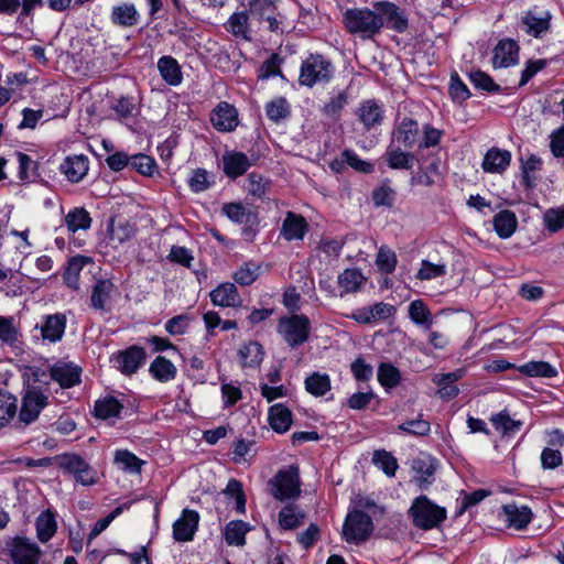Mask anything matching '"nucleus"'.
I'll return each mask as SVG.
<instances>
[{
	"label": "nucleus",
	"instance_id": "nucleus-1",
	"mask_svg": "<svg viewBox=\"0 0 564 564\" xmlns=\"http://www.w3.org/2000/svg\"><path fill=\"white\" fill-rule=\"evenodd\" d=\"M343 23L350 34H359L362 39H372L383 26V18L369 8L347 9L343 14Z\"/></svg>",
	"mask_w": 564,
	"mask_h": 564
},
{
	"label": "nucleus",
	"instance_id": "nucleus-2",
	"mask_svg": "<svg viewBox=\"0 0 564 564\" xmlns=\"http://www.w3.org/2000/svg\"><path fill=\"white\" fill-rule=\"evenodd\" d=\"M334 70L332 62L324 55L310 54L302 62L299 84L306 87L327 84L333 78Z\"/></svg>",
	"mask_w": 564,
	"mask_h": 564
},
{
	"label": "nucleus",
	"instance_id": "nucleus-3",
	"mask_svg": "<svg viewBox=\"0 0 564 564\" xmlns=\"http://www.w3.org/2000/svg\"><path fill=\"white\" fill-rule=\"evenodd\" d=\"M446 514L445 508L435 505L426 496L415 498L409 509L414 527L425 531L437 528Z\"/></svg>",
	"mask_w": 564,
	"mask_h": 564
},
{
	"label": "nucleus",
	"instance_id": "nucleus-4",
	"mask_svg": "<svg viewBox=\"0 0 564 564\" xmlns=\"http://www.w3.org/2000/svg\"><path fill=\"white\" fill-rule=\"evenodd\" d=\"M270 492L280 501L294 500L301 495V479L297 466L280 469L270 480Z\"/></svg>",
	"mask_w": 564,
	"mask_h": 564
},
{
	"label": "nucleus",
	"instance_id": "nucleus-5",
	"mask_svg": "<svg viewBox=\"0 0 564 564\" xmlns=\"http://www.w3.org/2000/svg\"><path fill=\"white\" fill-rule=\"evenodd\" d=\"M276 330L289 346L297 347L307 341L311 333V322L306 315L293 314L281 317Z\"/></svg>",
	"mask_w": 564,
	"mask_h": 564
},
{
	"label": "nucleus",
	"instance_id": "nucleus-6",
	"mask_svg": "<svg viewBox=\"0 0 564 564\" xmlns=\"http://www.w3.org/2000/svg\"><path fill=\"white\" fill-rule=\"evenodd\" d=\"M59 467L70 474L83 486H93L98 480V473L80 455L66 453L59 457Z\"/></svg>",
	"mask_w": 564,
	"mask_h": 564
},
{
	"label": "nucleus",
	"instance_id": "nucleus-7",
	"mask_svg": "<svg viewBox=\"0 0 564 564\" xmlns=\"http://www.w3.org/2000/svg\"><path fill=\"white\" fill-rule=\"evenodd\" d=\"M373 523L369 514L360 510H354L346 517L343 534L348 543H362L371 535Z\"/></svg>",
	"mask_w": 564,
	"mask_h": 564
},
{
	"label": "nucleus",
	"instance_id": "nucleus-8",
	"mask_svg": "<svg viewBox=\"0 0 564 564\" xmlns=\"http://www.w3.org/2000/svg\"><path fill=\"white\" fill-rule=\"evenodd\" d=\"M6 550L13 564H39L40 546L24 536H14L6 542Z\"/></svg>",
	"mask_w": 564,
	"mask_h": 564
},
{
	"label": "nucleus",
	"instance_id": "nucleus-9",
	"mask_svg": "<svg viewBox=\"0 0 564 564\" xmlns=\"http://www.w3.org/2000/svg\"><path fill=\"white\" fill-rule=\"evenodd\" d=\"M46 405L47 395L35 388L28 389L22 399L19 421L24 425L33 423Z\"/></svg>",
	"mask_w": 564,
	"mask_h": 564
},
{
	"label": "nucleus",
	"instance_id": "nucleus-10",
	"mask_svg": "<svg viewBox=\"0 0 564 564\" xmlns=\"http://www.w3.org/2000/svg\"><path fill=\"white\" fill-rule=\"evenodd\" d=\"M111 361L123 375L131 376L143 366L145 361V350L140 346H130L115 354Z\"/></svg>",
	"mask_w": 564,
	"mask_h": 564
},
{
	"label": "nucleus",
	"instance_id": "nucleus-11",
	"mask_svg": "<svg viewBox=\"0 0 564 564\" xmlns=\"http://www.w3.org/2000/svg\"><path fill=\"white\" fill-rule=\"evenodd\" d=\"M249 7L253 15L268 22L271 32H283L282 24L285 18L276 12L274 0H250Z\"/></svg>",
	"mask_w": 564,
	"mask_h": 564
},
{
	"label": "nucleus",
	"instance_id": "nucleus-12",
	"mask_svg": "<svg viewBox=\"0 0 564 564\" xmlns=\"http://www.w3.org/2000/svg\"><path fill=\"white\" fill-rule=\"evenodd\" d=\"M373 8L378 11V14L383 18V25L386 24L389 29L398 33H404L408 30V17L395 3L380 1L376 2Z\"/></svg>",
	"mask_w": 564,
	"mask_h": 564
},
{
	"label": "nucleus",
	"instance_id": "nucleus-13",
	"mask_svg": "<svg viewBox=\"0 0 564 564\" xmlns=\"http://www.w3.org/2000/svg\"><path fill=\"white\" fill-rule=\"evenodd\" d=\"M420 129L416 120L404 117L392 131V143L404 149H412L419 145Z\"/></svg>",
	"mask_w": 564,
	"mask_h": 564
},
{
	"label": "nucleus",
	"instance_id": "nucleus-14",
	"mask_svg": "<svg viewBox=\"0 0 564 564\" xmlns=\"http://www.w3.org/2000/svg\"><path fill=\"white\" fill-rule=\"evenodd\" d=\"M80 376L82 368L73 362L57 361L50 368V378L63 389L79 384Z\"/></svg>",
	"mask_w": 564,
	"mask_h": 564
},
{
	"label": "nucleus",
	"instance_id": "nucleus-15",
	"mask_svg": "<svg viewBox=\"0 0 564 564\" xmlns=\"http://www.w3.org/2000/svg\"><path fill=\"white\" fill-rule=\"evenodd\" d=\"M532 511L527 506H518L516 503H508L501 507L499 517L507 524L508 528L516 530H523L532 520Z\"/></svg>",
	"mask_w": 564,
	"mask_h": 564
},
{
	"label": "nucleus",
	"instance_id": "nucleus-16",
	"mask_svg": "<svg viewBox=\"0 0 564 564\" xmlns=\"http://www.w3.org/2000/svg\"><path fill=\"white\" fill-rule=\"evenodd\" d=\"M395 307L391 304L379 302L371 306L356 310L351 318L360 324H372L378 321H384L395 314Z\"/></svg>",
	"mask_w": 564,
	"mask_h": 564
},
{
	"label": "nucleus",
	"instance_id": "nucleus-17",
	"mask_svg": "<svg viewBox=\"0 0 564 564\" xmlns=\"http://www.w3.org/2000/svg\"><path fill=\"white\" fill-rule=\"evenodd\" d=\"M210 121L220 132L234 131L239 123L237 109L228 102H220L212 111Z\"/></svg>",
	"mask_w": 564,
	"mask_h": 564
},
{
	"label": "nucleus",
	"instance_id": "nucleus-18",
	"mask_svg": "<svg viewBox=\"0 0 564 564\" xmlns=\"http://www.w3.org/2000/svg\"><path fill=\"white\" fill-rule=\"evenodd\" d=\"M199 514L195 510L184 509L173 524V538L178 542L192 541L197 530Z\"/></svg>",
	"mask_w": 564,
	"mask_h": 564
},
{
	"label": "nucleus",
	"instance_id": "nucleus-19",
	"mask_svg": "<svg viewBox=\"0 0 564 564\" xmlns=\"http://www.w3.org/2000/svg\"><path fill=\"white\" fill-rule=\"evenodd\" d=\"M308 231V223L300 214L288 212L282 221L280 236L286 241L302 240Z\"/></svg>",
	"mask_w": 564,
	"mask_h": 564
},
{
	"label": "nucleus",
	"instance_id": "nucleus-20",
	"mask_svg": "<svg viewBox=\"0 0 564 564\" xmlns=\"http://www.w3.org/2000/svg\"><path fill=\"white\" fill-rule=\"evenodd\" d=\"M110 22L119 28H133L140 23L141 14L133 3L121 2L112 7Z\"/></svg>",
	"mask_w": 564,
	"mask_h": 564
},
{
	"label": "nucleus",
	"instance_id": "nucleus-21",
	"mask_svg": "<svg viewBox=\"0 0 564 564\" xmlns=\"http://www.w3.org/2000/svg\"><path fill=\"white\" fill-rule=\"evenodd\" d=\"M519 46L510 39L501 40L494 48L492 65L495 68L509 67L518 64Z\"/></svg>",
	"mask_w": 564,
	"mask_h": 564
},
{
	"label": "nucleus",
	"instance_id": "nucleus-22",
	"mask_svg": "<svg viewBox=\"0 0 564 564\" xmlns=\"http://www.w3.org/2000/svg\"><path fill=\"white\" fill-rule=\"evenodd\" d=\"M224 173L236 180L243 175L251 166V161L243 152L226 151L223 155Z\"/></svg>",
	"mask_w": 564,
	"mask_h": 564
},
{
	"label": "nucleus",
	"instance_id": "nucleus-23",
	"mask_svg": "<svg viewBox=\"0 0 564 564\" xmlns=\"http://www.w3.org/2000/svg\"><path fill=\"white\" fill-rule=\"evenodd\" d=\"M117 295L115 284H95L90 295V306L102 313L109 312Z\"/></svg>",
	"mask_w": 564,
	"mask_h": 564
},
{
	"label": "nucleus",
	"instance_id": "nucleus-24",
	"mask_svg": "<svg viewBox=\"0 0 564 564\" xmlns=\"http://www.w3.org/2000/svg\"><path fill=\"white\" fill-rule=\"evenodd\" d=\"M511 162V153L508 150L491 148L484 156L481 167L487 173H503Z\"/></svg>",
	"mask_w": 564,
	"mask_h": 564
},
{
	"label": "nucleus",
	"instance_id": "nucleus-25",
	"mask_svg": "<svg viewBox=\"0 0 564 564\" xmlns=\"http://www.w3.org/2000/svg\"><path fill=\"white\" fill-rule=\"evenodd\" d=\"M88 159L85 155L67 156L59 165V171L72 183L80 182L88 172Z\"/></svg>",
	"mask_w": 564,
	"mask_h": 564
},
{
	"label": "nucleus",
	"instance_id": "nucleus-26",
	"mask_svg": "<svg viewBox=\"0 0 564 564\" xmlns=\"http://www.w3.org/2000/svg\"><path fill=\"white\" fill-rule=\"evenodd\" d=\"M214 305L223 307H235L241 304V297L238 293L236 284H218V286L209 293Z\"/></svg>",
	"mask_w": 564,
	"mask_h": 564
},
{
	"label": "nucleus",
	"instance_id": "nucleus-27",
	"mask_svg": "<svg viewBox=\"0 0 564 564\" xmlns=\"http://www.w3.org/2000/svg\"><path fill=\"white\" fill-rule=\"evenodd\" d=\"M97 267L93 262V260L88 257L76 256L73 257L68 262L65 269L64 279L66 282H74L80 279H85L84 274L93 273L94 269Z\"/></svg>",
	"mask_w": 564,
	"mask_h": 564
},
{
	"label": "nucleus",
	"instance_id": "nucleus-28",
	"mask_svg": "<svg viewBox=\"0 0 564 564\" xmlns=\"http://www.w3.org/2000/svg\"><path fill=\"white\" fill-rule=\"evenodd\" d=\"M464 375V371L458 369L453 372L436 375L433 379V382L438 386V395L444 400H452L458 393L459 389L455 384Z\"/></svg>",
	"mask_w": 564,
	"mask_h": 564
},
{
	"label": "nucleus",
	"instance_id": "nucleus-29",
	"mask_svg": "<svg viewBox=\"0 0 564 564\" xmlns=\"http://www.w3.org/2000/svg\"><path fill=\"white\" fill-rule=\"evenodd\" d=\"M66 327V317L64 314L47 315L41 326L43 339L56 343L62 339Z\"/></svg>",
	"mask_w": 564,
	"mask_h": 564
},
{
	"label": "nucleus",
	"instance_id": "nucleus-30",
	"mask_svg": "<svg viewBox=\"0 0 564 564\" xmlns=\"http://www.w3.org/2000/svg\"><path fill=\"white\" fill-rule=\"evenodd\" d=\"M358 118L367 130L381 124L383 120V110L381 106L372 99L364 101L358 109Z\"/></svg>",
	"mask_w": 564,
	"mask_h": 564
},
{
	"label": "nucleus",
	"instance_id": "nucleus-31",
	"mask_svg": "<svg viewBox=\"0 0 564 564\" xmlns=\"http://www.w3.org/2000/svg\"><path fill=\"white\" fill-rule=\"evenodd\" d=\"M306 513L299 506L290 503L279 512V523L283 530H295L301 527Z\"/></svg>",
	"mask_w": 564,
	"mask_h": 564
},
{
	"label": "nucleus",
	"instance_id": "nucleus-32",
	"mask_svg": "<svg viewBox=\"0 0 564 564\" xmlns=\"http://www.w3.org/2000/svg\"><path fill=\"white\" fill-rule=\"evenodd\" d=\"M269 422L276 433H285L292 424V412L283 404L278 403L269 409Z\"/></svg>",
	"mask_w": 564,
	"mask_h": 564
},
{
	"label": "nucleus",
	"instance_id": "nucleus-33",
	"mask_svg": "<svg viewBox=\"0 0 564 564\" xmlns=\"http://www.w3.org/2000/svg\"><path fill=\"white\" fill-rule=\"evenodd\" d=\"M36 536L37 539L46 543L50 541L57 530V523L55 514L50 510L43 511L35 521Z\"/></svg>",
	"mask_w": 564,
	"mask_h": 564
},
{
	"label": "nucleus",
	"instance_id": "nucleus-34",
	"mask_svg": "<svg viewBox=\"0 0 564 564\" xmlns=\"http://www.w3.org/2000/svg\"><path fill=\"white\" fill-rule=\"evenodd\" d=\"M158 68L162 78L171 86H177L182 83L181 67L172 56H162L158 61Z\"/></svg>",
	"mask_w": 564,
	"mask_h": 564
},
{
	"label": "nucleus",
	"instance_id": "nucleus-35",
	"mask_svg": "<svg viewBox=\"0 0 564 564\" xmlns=\"http://www.w3.org/2000/svg\"><path fill=\"white\" fill-rule=\"evenodd\" d=\"M386 161L390 169L410 170L413 166L414 154L404 152L401 147H393L391 143L386 152Z\"/></svg>",
	"mask_w": 564,
	"mask_h": 564
},
{
	"label": "nucleus",
	"instance_id": "nucleus-36",
	"mask_svg": "<svg viewBox=\"0 0 564 564\" xmlns=\"http://www.w3.org/2000/svg\"><path fill=\"white\" fill-rule=\"evenodd\" d=\"M517 226V217L511 210H501L494 217V228L497 235L502 239L511 237Z\"/></svg>",
	"mask_w": 564,
	"mask_h": 564
},
{
	"label": "nucleus",
	"instance_id": "nucleus-37",
	"mask_svg": "<svg viewBox=\"0 0 564 564\" xmlns=\"http://www.w3.org/2000/svg\"><path fill=\"white\" fill-rule=\"evenodd\" d=\"M250 525L242 520H232L225 528V541L228 545L242 546L246 543V534Z\"/></svg>",
	"mask_w": 564,
	"mask_h": 564
},
{
	"label": "nucleus",
	"instance_id": "nucleus-38",
	"mask_svg": "<svg viewBox=\"0 0 564 564\" xmlns=\"http://www.w3.org/2000/svg\"><path fill=\"white\" fill-rule=\"evenodd\" d=\"M135 234V228L129 221H119L115 224L112 220L108 227V239L113 247H118L130 240Z\"/></svg>",
	"mask_w": 564,
	"mask_h": 564
},
{
	"label": "nucleus",
	"instance_id": "nucleus-39",
	"mask_svg": "<svg viewBox=\"0 0 564 564\" xmlns=\"http://www.w3.org/2000/svg\"><path fill=\"white\" fill-rule=\"evenodd\" d=\"M349 100V95L346 90L334 91L329 96L328 100L324 102L322 112L327 118L338 119L340 112L346 107Z\"/></svg>",
	"mask_w": 564,
	"mask_h": 564
},
{
	"label": "nucleus",
	"instance_id": "nucleus-40",
	"mask_svg": "<svg viewBox=\"0 0 564 564\" xmlns=\"http://www.w3.org/2000/svg\"><path fill=\"white\" fill-rule=\"evenodd\" d=\"M225 29L236 37L250 40L248 13L246 11L232 13L225 24Z\"/></svg>",
	"mask_w": 564,
	"mask_h": 564
},
{
	"label": "nucleus",
	"instance_id": "nucleus-41",
	"mask_svg": "<svg viewBox=\"0 0 564 564\" xmlns=\"http://www.w3.org/2000/svg\"><path fill=\"white\" fill-rule=\"evenodd\" d=\"M65 224L69 231L87 230L91 226V217L84 207H75L65 217Z\"/></svg>",
	"mask_w": 564,
	"mask_h": 564
},
{
	"label": "nucleus",
	"instance_id": "nucleus-42",
	"mask_svg": "<svg viewBox=\"0 0 564 564\" xmlns=\"http://www.w3.org/2000/svg\"><path fill=\"white\" fill-rule=\"evenodd\" d=\"M149 371L153 378L161 382L173 380L176 376L175 366L169 359L162 356H158L152 361Z\"/></svg>",
	"mask_w": 564,
	"mask_h": 564
},
{
	"label": "nucleus",
	"instance_id": "nucleus-43",
	"mask_svg": "<svg viewBox=\"0 0 564 564\" xmlns=\"http://www.w3.org/2000/svg\"><path fill=\"white\" fill-rule=\"evenodd\" d=\"M263 355L262 346L257 341H249L238 350L242 367L259 366L263 359Z\"/></svg>",
	"mask_w": 564,
	"mask_h": 564
},
{
	"label": "nucleus",
	"instance_id": "nucleus-44",
	"mask_svg": "<svg viewBox=\"0 0 564 564\" xmlns=\"http://www.w3.org/2000/svg\"><path fill=\"white\" fill-rule=\"evenodd\" d=\"M490 421L503 436H513L522 426V422L511 419L506 410L492 415Z\"/></svg>",
	"mask_w": 564,
	"mask_h": 564
},
{
	"label": "nucleus",
	"instance_id": "nucleus-45",
	"mask_svg": "<svg viewBox=\"0 0 564 564\" xmlns=\"http://www.w3.org/2000/svg\"><path fill=\"white\" fill-rule=\"evenodd\" d=\"M122 408L123 405L115 397H106L96 401L94 413L96 417L107 420L117 417Z\"/></svg>",
	"mask_w": 564,
	"mask_h": 564
},
{
	"label": "nucleus",
	"instance_id": "nucleus-46",
	"mask_svg": "<svg viewBox=\"0 0 564 564\" xmlns=\"http://www.w3.org/2000/svg\"><path fill=\"white\" fill-rule=\"evenodd\" d=\"M330 388V378L327 373L313 372L305 379V389L314 397L325 395Z\"/></svg>",
	"mask_w": 564,
	"mask_h": 564
},
{
	"label": "nucleus",
	"instance_id": "nucleus-47",
	"mask_svg": "<svg viewBox=\"0 0 564 564\" xmlns=\"http://www.w3.org/2000/svg\"><path fill=\"white\" fill-rule=\"evenodd\" d=\"M519 371L529 377L553 378L556 369L546 361H529L519 367Z\"/></svg>",
	"mask_w": 564,
	"mask_h": 564
},
{
	"label": "nucleus",
	"instance_id": "nucleus-48",
	"mask_svg": "<svg viewBox=\"0 0 564 564\" xmlns=\"http://www.w3.org/2000/svg\"><path fill=\"white\" fill-rule=\"evenodd\" d=\"M17 398L0 390V429L6 426L17 414Z\"/></svg>",
	"mask_w": 564,
	"mask_h": 564
},
{
	"label": "nucleus",
	"instance_id": "nucleus-49",
	"mask_svg": "<svg viewBox=\"0 0 564 564\" xmlns=\"http://www.w3.org/2000/svg\"><path fill=\"white\" fill-rule=\"evenodd\" d=\"M378 381L386 389L397 387L401 381V373L397 367L390 362H383L378 368Z\"/></svg>",
	"mask_w": 564,
	"mask_h": 564
},
{
	"label": "nucleus",
	"instance_id": "nucleus-50",
	"mask_svg": "<svg viewBox=\"0 0 564 564\" xmlns=\"http://www.w3.org/2000/svg\"><path fill=\"white\" fill-rule=\"evenodd\" d=\"M263 272V268L253 262H243L237 271L234 272L232 278L235 282H254Z\"/></svg>",
	"mask_w": 564,
	"mask_h": 564
},
{
	"label": "nucleus",
	"instance_id": "nucleus-51",
	"mask_svg": "<svg viewBox=\"0 0 564 564\" xmlns=\"http://www.w3.org/2000/svg\"><path fill=\"white\" fill-rule=\"evenodd\" d=\"M265 113L270 120L280 122L290 116V104L284 97L275 98L267 104Z\"/></svg>",
	"mask_w": 564,
	"mask_h": 564
},
{
	"label": "nucleus",
	"instance_id": "nucleus-52",
	"mask_svg": "<svg viewBox=\"0 0 564 564\" xmlns=\"http://www.w3.org/2000/svg\"><path fill=\"white\" fill-rule=\"evenodd\" d=\"M398 431L413 436H426L431 432V424L419 415L417 419L398 425Z\"/></svg>",
	"mask_w": 564,
	"mask_h": 564
},
{
	"label": "nucleus",
	"instance_id": "nucleus-53",
	"mask_svg": "<svg viewBox=\"0 0 564 564\" xmlns=\"http://www.w3.org/2000/svg\"><path fill=\"white\" fill-rule=\"evenodd\" d=\"M372 463L380 468L387 476L395 475L398 463L394 456L387 451H376L373 453Z\"/></svg>",
	"mask_w": 564,
	"mask_h": 564
},
{
	"label": "nucleus",
	"instance_id": "nucleus-54",
	"mask_svg": "<svg viewBox=\"0 0 564 564\" xmlns=\"http://www.w3.org/2000/svg\"><path fill=\"white\" fill-rule=\"evenodd\" d=\"M397 254L387 246H381L376 257V265L383 273H391L397 267Z\"/></svg>",
	"mask_w": 564,
	"mask_h": 564
},
{
	"label": "nucleus",
	"instance_id": "nucleus-55",
	"mask_svg": "<svg viewBox=\"0 0 564 564\" xmlns=\"http://www.w3.org/2000/svg\"><path fill=\"white\" fill-rule=\"evenodd\" d=\"M115 463L122 466V469L129 473L138 474L141 471L142 462L133 453L122 449L117 451Z\"/></svg>",
	"mask_w": 564,
	"mask_h": 564
},
{
	"label": "nucleus",
	"instance_id": "nucleus-56",
	"mask_svg": "<svg viewBox=\"0 0 564 564\" xmlns=\"http://www.w3.org/2000/svg\"><path fill=\"white\" fill-rule=\"evenodd\" d=\"M446 265L444 263H433L429 260H423L415 278L419 280H433L445 275Z\"/></svg>",
	"mask_w": 564,
	"mask_h": 564
},
{
	"label": "nucleus",
	"instance_id": "nucleus-57",
	"mask_svg": "<svg viewBox=\"0 0 564 564\" xmlns=\"http://www.w3.org/2000/svg\"><path fill=\"white\" fill-rule=\"evenodd\" d=\"M544 227L551 232L564 228V207L549 208L543 215Z\"/></svg>",
	"mask_w": 564,
	"mask_h": 564
},
{
	"label": "nucleus",
	"instance_id": "nucleus-58",
	"mask_svg": "<svg viewBox=\"0 0 564 564\" xmlns=\"http://www.w3.org/2000/svg\"><path fill=\"white\" fill-rule=\"evenodd\" d=\"M409 315L414 323L425 325L426 328H430L432 323L430 318L431 313L422 301L415 300L410 303Z\"/></svg>",
	"mask_w": 564,
	"mask_h": 564
},
{
	"label": "nucleus",
	"instance_id": "nucleus-59",
	"mask_svg": "<svg viewBox=\"0 0 564 564\" xmlns=\"http://www.w3.org/2000/svg\"><path fill=\"white\" fill-rule=\"evenodd\" d=\"M221 213L236 224H245L249 220V212L241 203L224 204Z\"/></svg>",
	"mask_w": 564,
	"mask_h": 564
},
{
	"label": "nucleus",
	"instance_id": "nucleus-60",
	"mask_svg": "<svg viewBox=\"0 0 564 564\" xmlns=\"http://www.w3.org/2000/svg\"><path fill=\"white\" fill-rule=\"evenodd\" d=\"M130 165L142 175H152L156 169L154 159L151 156L138 153L130 158Z\"/></svg>",
	"mask_w": 564,
	"mask_h": 564
},
{
	"label": "nucleus",
	"instance_id": "nucleus-61",
	"mask_svg": "<svg viewBox=\"0 0 564 564\" xmlns=\"http://www.w3.org/2000/svg\"><path fill=\"white\" fill-rule=\"evenodd\" d=\"M523 24L527 26V32L534 37H539L550 28L549 18H538L532 13L523 18Z\"/></svg>",
	"mask_w": 564,
	"mask_h": 564
},
{
	"label": "nucleus",
	"instance_id": "nucleus-62",
	"mask_svg": "<svg viewBox=\"0 0 564 564\" xmlns=\"http://www.w3.org/2000/svg\"><path fill=\"white\" fill-rule=\"evenodd\" d=\"M372 200L376 206L391 207L395 200V192L388 183H383L372 192Z\"/></svg>",
	"mask_w": 564,
	"mask_h": 564
},
{
	"label": "nucleus",
	"instance_id": "nucleus-63",
	"mask_svg": "<svg viewBox=\"0 0 564 564\" xmlns=\"http://www.w3.org/2000/svg\"><path fill=\"white\" fill-rule=\"evenodd\" d=\"M469 79L476 88L492 93L498 91L499 86L484 72L475 70L469 74Z\"/></svg>",
	"mask_w": 564,
	"mask_h": 564
},
{
	"label": "nucleus",
	"instance_id": "nucleus-64",
	"mask_svg": "<svg viewBox=\"0 0 564 564\" xmlns=\"http://www.w3.org/2000/svg\"><path fill=\"white\" fill-rule=\"evenodd\" d=\"M341 156L343 162L347 163L358 172L371 173L373 171V165L369 162L362 161L352 150H344Z\"/></svg>",
	"mask_w": 564,
	"mask_h": 564
}]
</instances>
